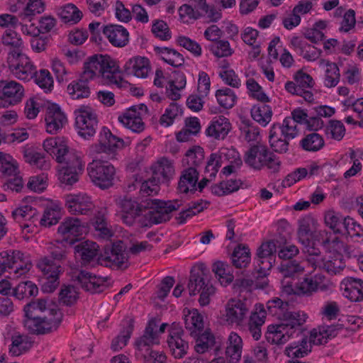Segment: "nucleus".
I'll return each mask as SVG.
<instances>
[{
  "label": "nucleus",
  "mask_w": 363,
  "mask_h": 363,
  "mask_svg": "<svg viewBox=\"0 0 363 363\" xmlns=\"http://www.w3.org/2000/svg\"><path fill=\"white\" fill-rule=\"evenodd\" d=\"M311 351V344L307 340V337L301 335L300 342L291 343L285 350L286 354L291 358L303 357Z\"/></svg>",
  "instance_id": "6e6d98bb"
},
{
  "label": "nucleus",
  "mask_w": 363,
  "mask_h": 363,
  "mask_svg": "<svg viewBox=\"0 0 363 363\" xmlns=\"http://www.w3.org/2000/svg\"><path fill=\"white\" fill-rule=\"evenodd\" d=\"M199 172L194 167L184 169L180 175L177 190L179 193H194L197 190Z\"/></svg>",
  "instance_id": "2f4dec72"
},
{
  "label": "nucleus",
  "mask_w": 363,
  "mask_h": 363,
  "mask_svg": "<svg viewBox=\"0 0 363 363\" xmlns=\"http://www.w3.org/2000/svg\"><path fill=\"white\" fill-rule=\"evenodd\" d=\"M24 325L28 328L30 333L33 334H45L56 330L60 325L62 313H57V315L38 317L34 315H26Z\"/></svg>",
  "instance_id": "f8f14e48"
},
{
  "label": "nucleus",
  "mask_w": 363,
  "mask_h": 363,
  "mask_svg": "<svg viewBox=\"0 0 363 363\" xmlns=\"http://www.w3.org/2000/svg\"><path fill=\"white\" fill-rule=\"evenodd\" d=\"M291 48L307 61L318 60L321 51L315 47L308 43L306 39L293 37L290 41Z\"/></svg>",
  "instance_id": "c756f323"
},
{
  "label": "nucleus",
  "mask_w": 363,
  "mask_h": 363,
  "mask_svg": "<svg viewBox=\"0 0 363 363\" xmlns=\"http://www.w3.org/2000/svg\"><path fill=\"white\" fill-rule=\"evenodd\" d=\"M120 206L123 223L129 226L136 223L140 225V218L143 216L145 207L130 198H124L121 201Z\"/></svg>",
  "instance_id": "5701e85b"
},
{
  "label": "nucleus",
  "mask_w": 363,
  "mask_h": 363,
  "mask_svg": "<svg viewBox=\"0 0 363 363\" xmlns=\"http://www.w3.org/2000/svg\"><path fill=\"white\" fill-rule=\"evenodd\" d=\"M37 267L46 279L43 285V290L47 292L55 291L59 285V275L62 271L61 266L56 261L45 256L38 260Z\"/></svg>",
  "instance_id": "ddd939ff"
},
{
  "label": "nucleus",
  "mask_w": 363,
  "mask_h": 363,
  "mask_svg": "<svg viewBox=\"0 0 363 363\" xmlns=\"http://www.w3.org/2000/svg\"><path fill=\"white\" fill-rule=\"evenodd\" d=\"M118 120L133 132L141 133L145 129V124L135 106L128 110L122 116H119Z\"/></svg>",
  "instance_id": "4c0bfd02"
},
{
  "label": "nucleus",
  "mask_w": 363,
  "mask_h": 363,
  "mask_svg": "<svg viewBox=\"0 0 363 363\" xmlns=\"http://www.w3.org/2000/svg\"><path fill=\"white\" fill-rule=\"evenodd\" d=\"M250 249L248 247L239 245L235 248L232 255V262L236 268L246 267L250 263Z\"/></svg>",
  "instance_id": "680f3d73"
},
{
  "label": "nucleus",
  "mask_w": 363,
  "mask_h": 363,
  "mask_svg": "<svg viewBox=\"0 0 363 363\" xmlns=\"http://www.w3.org/2000/svg\"><path fill=\"white\" fill-rule=\"evenodd\" d=\"M26 315H33L35 312L47 313L48 316L54 317L57 313H61L57 306L50 300L47 298H38L27 303L24 306Z\"/></svg>",
  "instance_id": "473e14b6"
},
{
  "label": "nucleus",
  "mask_w": 363,
  "mask_h": 363,
  "mask_svg": "<svg viewBox=\"0 0 363 363\" xmlns=\"http://www.w3.org/2000/svg\"><path fill=\"white\" fill-rule=\"evenodd\" d=\"M216 97L218 104L225 109L233 108L238 99L235 91L227 87L217 90Z\"/></svg>",
  "instance_id": "bf43d9fd"
},
{
  "label": "nucleus",
  "mask_w": 363,
  "mask_h": 363,
  "mask_svg": "<svg viewBox=\"0 0 363 363\" xmlns=\"http://www.w3.org/2000/svg\"><path fill=\"white\" fill-rule=\"evenodd\" d=\"M313 225L314 220L310 216L304 217L298 220V235L299 240L303 245H306V249L308 247H311L309 243Z\"/></svg>",
  "instance_id": "5fc2aeb1"
},
{
  "label": "nucleus",
  "mask_w": 363,
  "mask_h": 363,
  "mask_svg": "<svg viewBox=\"0 0 363 363\" xmlns=\"http://www.w3.org/2000/svg\"><path fill=\"white\" fill-rule=\"evenodd\" d=\"M11 216L26 233H33L36 230L39 213L37 209L30 205L19 206L12 211Z\"/></svg>",
  "instance_id": "dca6fc26"
},
{
  "label": "nucleus",
  "mask_w": 363,
  "mask_h": 363,
  "mask_svg": "<svg viewBox=\"0 0 363 363\" xmlns=\"http://www.w3.org/2000/svg\"><path fill=\"white\" fill-rule=\"evenodd\" d=\"M268 313L280 320L289 310V303L278 297L272 298L267 303Z\"/></svg>",
  "instance_id": "052dcab7"
},
{
  "label": "nucleus",
  "mask_w": 363,
  "mask_h": 363,
  "mask_svg": "<svg viewBox=\"0 0 363 363\" xmlns=\"http://www.w3.org/2000/svg\"><path fill=\"white\" fill-rule=\"evenodd\" d=\"M276 252V245L274 241H268L263 243L257 250L256 259L257 281L256 286L264 288L267 285V272L272 267L274 254Z\"/></svg>",
  "instance_id": "9d476101"
},
{
  "label": "nucleus",
  "mask_w": 363,
  "mask_h": 363,
  "mask_svg": "<svg viewBox=\"0 0 363 363\" xmlns=\"http://www.w3.org/2000/svg\"><path fill=\"white\" fill-rule=\"evenodd\" d=\"M0 89V107H9L21 101L24 89L20 83L13 80L1 82Z\"/></svg>",
  "instance_id": "f3484780"
},
{
  "label": "nucleus",
  "mask_w": 363,
  "mask_h": 363,
  "mask_svg": "<svg viewBox=\"0 0 363 363\" xmlns=\"http://www.w3.org/2000/svg\"><path fill=\"white\" fill-rule=\"evenodd\" d=\"M123 146V139L113 135L108 128L103 127L99 133L98 143L89 147V153L91 156L105 153L108 159L113 160L116 157L117 149Z\"/></svg>",
  "instance_id": "9b49d317"
},
{
  "label": "nucleus",
  "mask_w": 363,
  "mask_h": 363,
  "mask_svg": "<svg viewBox=\"0 0 363 363\" xmlns=\"http://www.w3.org/2000/svg\"><path fill=\"white\" fill-rule=\"evenodd\" d=\"M243 342L240 335L231 332L228 337L225 349L226 357L230 363H237L241 359Z\"/></svg>",
  "instance_id": "c9c22d12"
},
{
  "label": "nucleus",
  "mask_w": 363,
  "mask_h": 363,
  "mask_svg": "<svg viewBox=\"0 0 363 363\" xmlns=\"http://www.w3.org/2000/svg\"><path fill=\"white\" fill-rule=\"evenodd\" d=\"M184 335L179 324L173 323L169 330L167 344L172 355L177 359L182 358L189 350V343L184 338Z\"/></svg>",
  "instance_id": "a211bd4d"
},
{
  "label": "nucleus",
  "mask_w": 363,
  "mask_h": 363,
  "mask_svg": "<svg viewBox=\"0 0 363 363\" xmlns=\"http://www.w3.org/2000/svg\"><path fill=\"white\" fill-rule=\"evenodd\" d=\"M242 184L240 179H229L220 182L219 184L211 186V192L214 195L222 196L235 192L239 190Z\"/></svg>",
  "instance_id": "a18cd8bd"
},
{
  "label": "nucleus",
  "mask_w": 363,
  "mask_h": 363,
  "mask_svg": "<svg viewBox=\"0 0 363 363\" xmlns=\"http://www.w3.org/2000/svg\"><path fill=\"white\" fill-rule=\"evenodd\" d=\"M64 200L65 208L72 215H89L94 208L91 196L86 193L66 194Z\"/></svg>",
  "instance_id": "2eb2a0df"
},
{
  "label": "nucleus",
  "mask_w": 363,
  "mask_h": 363,
  "mask_svg": "<svg viewBox=\"0 0 363 363\" xmlns=\"http://www.w3.org/2000/svg\"><path fill=\"white\" fill-rule=\"evenodd\" d=\"M128 253L124 242L118 240L106 249L104 253L98 257V263L101 266L114 269H125L129 265Z\"/></svg>",
  "instance_id": "6e6552de"
},
{
  "label": "nucleus",
  "mask_w": 363,
  "mask_h": 363,
  "mask_svg": "<svg viewBox=\"0 0 363 363\" xmlns=\"http://www.w3.org/2000/svg\"><path fill=\"white\" fill-rule=\"evenodd\" d=\"M75 279L83 289L91 294L103 292L107 287L105 278L97 277L85 270L79 271Z\"/></svg>",
  "instance_id": "b1692460"
},
{
  "label": "nucleus",
  "mask_w": 363,
  "mask_h": 363,
  "mask_svg": "<svg viewBox=\"0 0 363 363\" xmlns=\"http://www.w3.org/2000/svg\"><path fill=\"white\" fill-rule=\"evenodd\" d=\"M323 244L327 250L333 253V255L342 257L345 254L347 257L352 258L357 257V252H359L351 246L346 245L343 241L334 234H330L328 238L323 241Z\"/></svg>",
  "instance_id": "c85d7f7f"
},
{
  "label": "nucleus",
  "mask_w": 363,
  "mask_h": 363,
  "mask_svg": "<svg viewBox=\"0 0 363 363\" xmlns=\"http://www.w3.org/2000/svg\"><path fill=\"white\" fill-rule=\"evenodd\" d=\"M300 147L306 152H318L325 145L323 136L317 133L306 134L299 143Z\"/></svg>",
  "instance_id": "49530a36"
},
{
  "label": "nucleus",
  "mask_w": 363,
  "mask_h": 363,
  "mask_svg": "<svg viewBox=\"0 0 363 363\" xmlns=\"http://www.w3.org/2000/svg\"><path fill=\"white\" fill-rule=\"evenodd\" d=\"M291 338H294L281 323L269 325L266 333V339L272 344L284 345Z\"/></svg>",
  "instance_id": "e433bc0d"
},
{
  "label": "nucleus",
  "mask_w": 363,
  "mask_h": 363,
  "mask_svg": "<svg viewBox=\"0 0 363 363\" xmlns=\"http://www.w3.org/2000/svg\"><path fill=\"white\" fill-rule=\"evenodd\" d=\"M269 151L264 145H253L246 152L245 162L253 169H260L264 166V161Z\"/></svg>",
  "instance_id": "72a5a7b5"
},
{
  "label": "nucleus",
  "mask_w": 363,
  "mask_h": 363,
  "mask_svg": "<svg viewBox=\"0 0 363 363\" xmlns=\"http://www.w3.org/2000/svg\"><path fill=\"white\" fill-rule=\"evenodd\" d=\"M82 74L84 78L90 80L101 76L108 84H118L121 80L118 67L108 55H96L89 57L84 63Z\"/></svg>",
  "instance_id": "f03ea898"
},
{
  "label": "nucleus",
  "mask_w": 363,
  "mask_h": 363,
  "mask_svg": "<svg viewBox=\"0 0 363 363\" xmlns=\"http://www.w3.org/2000/svg\"><path fill=\"white\" fill-rule=\"evenodd\" d=\"M319 66L325 67L324 84L328 88L335 87L340 82V74L337 65L328 60L321 59L318 62Z\"/></svg>",
  "instance_id": "79ce46f5"
},
{
  "label": "nucleus",
  "mask_w": 363,
  "mask_h": 363,
  "mask_svg": "<svg viewBox=\"0 0 363 363\" xmlns=\"http://www.w3.org/2000/svg\"><path fill=\"white\" fill-rule=\"evenodd\" d=\"M264 103L261 102L251 108L252 118L264 127L271 121L272 117V108Z\"/></svg>",
  "instance_id": "de8ad7c7"
},
{
  "label": "nucleus",
  "mask_w": 363,
  "mask_h": 363,
  "mask_svg": "<svg viewBox=\"0 0 363 363\" xmlns=\"http://www.w3.org/2000/svg\"><path fill=\"white\" fill-rule=\"evenodd\" d=\"M231 124L223 116H217L212 118L206 130V134L216 140H223L229 133Z\"/></svg>",
  "instance_id": "7c9ffc66"
},
{
  "label": "nucleus",
  "mask_w": 363,
  "mask_h": 363,
  "mask_svg": "<svg viewBox=\"0 0 363 363\" xmlns=\"http://www.w3.org/2000/svg\"><path fill=\"white\" fill-rule=\"evenodd\" d=\"M6 65L10 73L16 79L28 82L36 74V67L23 50L9 51Z\"/></svg>",
  "instance_id": "423d86ee"
},
{
  "label": "nucleus",
  "mask_w": 363,
  "mask_h": 363,
  "mask_svg": "<svg viewBox=\"0 0 363 363\" xmlns=\"http://www.w3.org/2000/svg\"><path fill=\"white\" fill-rule=\"evenodd\" d=\"M249 307L246 301L231 298L225 305V320L231 325H240L246 319Z\"/></svg>",
  "instance_id": "412c9836"
},
{
  "label": "nucleus",
  "mask_w": 363,
  "mask_h": 363,
  "mask_svg": "<svg viewBox=\"0 0 363 363\" xmlns=\"http://www.w3.org/2000/svg\"><path fill=\"white\" fill-rule=\"evenodd\" d=\"M186 328L190 331L192 336H197L203 329V316L197 309H192L184 316Z\"/></svg>",
  "instance_id": "c03bdc74"
},
{
  "label": "nucleus",
  "mask_w": 363,
  "mask_h": 363,
  "mask_svg": "<svg viewBox=\"0 0 363 363\" xmlns=\"http://www.w3.org/2000/svg\"><path fill=\"white\" fill-rule=\"evenodd\" d=\"M155 50L162 60L173 67H179L184 63L183 55L174 49L157 47Z\"/></svg>",
  "instance_id": "09e8293b"
},
{
  "label": "nucleus",
  "mask_w": 363,
  "mask_h": 363,
  "mask_svg": "<svg viewBox=\"0 0 363 363\" xmlns=\"http://www.w3.org/2000/svg\"><path fill=\"white\" fill-rule=\"evenodd\" d=\"M99 245L92 241L86 240L74 247L75 253L80 257L84 264L90 262L97 255Z\"/></svg>",
  "instance_id": "37998d69"
},
{
  "label": "nucleus",
  "mask_w": 363,
  "mask_h": 363,
  "mask_svg": "<svg viewBox=\"0 0 363 363\" xmlns=\"http://www.w3.org/2000/svg\"><path fill=\"white\" fill-rule=\"evenodd\" d=\"M207 7L206 0H190L189 4L180 7V11L190 18H198L207 12Z\"/></svg>",
  "instance_id": "3c124183"
},
{
  "label": "nucleus",
  "mask_w": 363,
  "mask_h": 363,
  "mask_svg": "<svg viewBox=\"0 0 363 363\" xmlns=\"http://www.w3.org/2000/svg\"><path fill=\"white\" fill-rule=\"evenodd\" d=\"M206 208L207 203H203L202 201L191 202L189 204V207L186 209L179 213V216L177 217V220L179 224H184L187 219L201 213Z\"/></svg>",
  "instance_id": "338daca9"
},
{
  "label": "nucleus",
  "mask_w": 363,
  "mask_h": 363,
  "mask_svg": "<svg viewBox=\"0 0 363 363\" xmlns=\"http://www.w3.org/2000/svg\"><path fill=\"white\" fill-rule=\"evenodd\" d=\"M212 269L221 285L226 286L233 281L232 267L228 264L218 261L213 264Z\"/></svg>",
  "instance_id": "13d9d810"
},
{
  "label": "nucleus",
  "mask_w": 363,
  "mask_h": 363,
  "mask_svg": "<svg viewBox=\"0 0 363 363\" xmlns=\"http://www.w3.org/2000/svg\"><path fill=\"white\" fill-rule=\"evenodd\" d=\"M44 150L61 164L58 179L62 184L72 186L79 180L84 169L81 153L69 150L66 143L59 138H50L43 143Z\"/></svg>",
  "instance_id": "f257e3e1"
},
{
  "label": "nucleus",
  "mask_w": 363,
  "mask_h": 363,
  "mask_svg": "<svg viewBox=\"0 0 363 363\" xmlns=\"http://www.w3.org/2000/svg\"><path fill=\"white\" fill-rule=\"evenodd\" d=\"M59 16L64 22L75 24L82 19V13L75 5L68 4L61 8Z\"/></svg>",
  "instance_id": "e2e57ef3"
},
{
  "label": "nucleus",
  "mask_w": 363,
  "mask_h": 363,
  "mask_svg": "<svg viewBox=\"0 0 363 363\" xmlns=\"http://www.w3.org/2000/svg\"><path fill=\"white\" fill-rule=\"evenodd\" d=\"M85 225L77 218L67 217L59 225L57 232L63 239L70 244L79 240L85 232Z\"/></svg>",
  "instance_id": "aec40b11"
},
{
  "label": "nucleus",
  "mask_w": 363,
  "mask_h": 363,
  "mask_svg": "<svg viewBox=\"0 0 363 363\" xmlns=\"http://www.w3.org/2000/svg\"><path fill=\"white\" fill-rule=\"evenodd\" d=\"M180 206L181 202L179 200L164 201L150 199L143 211V216L140 218V226L151 227L169 220L171 213L177 210Z\"/></svg>",
  "instance_id": "7ed1b4c3"
},
{
  "label": "nucleus",
  "mask_w": 363,
  "mask_h": 363,
  "mask_svg": "<svg viewBox=\"0 0 363 363\" xmlns=\"http://www.w3.org/2000/svg\"><path fill=\"white\" fill-rule=\"evenodd\" d=\"M74 114L78 134L84 139L93 137L98 124L93 110L90 107H82L75 111Z\"/></svg>",
  "instance_id": "4468645a"
},
{
  "label": "nucleus",
  "mask_w": 363,
  "mask_h": 363,
  "mask_svg": "<svg viewBox=\"0 0 363 363\" xmlns=\"http://www.w3.org/2000/svg\"><path fill=\"white\" fill-rule=\"evenodd\" d=\"M207 284H211L207 279L205 269L202 266H195L191 270L188 289L190 296L199 293Z\"/></svg>",
  "instance_id": "f704fd0d"
},
{
  "label": "nucleus",
  "mask_w": 363,
  "mask_h": 363,
  "mask_svg": "<svg viewBox=\"0 0 363 363\" xmlns=\"http://www.w3.org/2000/svg\"><path fill=\"white\" fill-rule=\"evenodd\" d=\"M157 324L150 320L144 334L135 342L138 351L143 352L144 363H167V356L162 352L152 350L150 347L160 343L159 335L155 331Z\"/></svg>",
  "instance_id": "39448f33"
},
{
  "label": "nucleus",
  "mask_w": 363,
  "mask_h": 363,
  "mask_svg": "<svg viewBox=\"0 0 363 363\" xmlns=\"http://www.w3.org/2000/svg\"><path fill=\"white\" fill-rule=\"evenodd\" d=\"M32 266L30 257L19 250L0 252V276L8 272L10 279H16L25 276Z\"/></svg>",
  "instance_id": "20e7f679"
},
{
  "label": "nucleus",
  "mask_w": 363,
  "mask_h": 363,
  "mask_svg": "<svg viewBox=\"0 0 363 363\" xmlns=\"http://www.w3.org/2000/svg\"><path fill=\"white\" fill-rule=\"evenodd\" d=\"M204 160V150L200 146H194L189 148L185 153L182 159L184 165L189 166L188 167H197L203 162Z\"/></svg>",
  "instance_id": "4d7b16f0"
},
{
  "label": "nucleus",
  "mask_w": 363,
  "mask_h": 363,
  "mask_svg": "<svg viewBox=\"0 0 363 363\" xmlns=\"http://www.w3.org/2000/svg\"><path fill=\"white\" fill-rule=\"evenodd\" d=\"M325 276L316 274L313 277H306L297 284L300 294H311L324 286Z\"/></svg>",
  "instance_id": "58836bf2"
},
{
  "label": "nucleus",
  "mask_w": 363,
  "mask_h": 363,
  "mask_svg": "<svg viewBox=\"0 0 363 363\" xmlns=\"http://www.w3.org/2000/svg\"><path fill=\"white\" fill-rule=\"evenodd\" d=\"M123 69L127 75L145 78L150 71V61L144 57H133L125 62Z\"/></svg>",
  "instance_id": "cd10ccee"
},
{
  "label": "nucleus",
  "mask_w": 363,
  "mask_h": 363,
  "mask_svg": "<svg viewBox=\"0 0 363 363\" xmlns=\"http://www.w3.org/2000/svg\"><path fill=\"white\" fill-rule=\"evenodd\" d=\"M90 79L83 77V74L77 81H73L67 86V92L73 99L88 98L90 95L89 82Z\"/></svg>",
  "instance_id": "a19ab883"
},
{
  "label": "nucleus",
  "mask_w": 363,
  "mask_h": 363,
  "mask_svg": "<svg viewBox=\"0 0 363 363\" xmlns=\"http://www.w3.org/2000/svg\"><path fill=\"white\" fill-rule=\"evenodd\" d=\"M337 335V326L334 325L319 326L311 332L310 344L323 345L328 339Z\"/></svg>",
  "instance_id": "ea45409f"
},
{
  "label": "nucleus",
  "mask_w": 363,
  "mask_h": 363,
  "mask_svg": "<svg viewBox=\"0 0 363 363\" xmlns=\"http://www.w3.org/2000/svg\"><path fill=\"white\" fill-rule=\"evenodd\" d=\"M6 28L1 36V40L4 45L11 46L9 51L23 50V43L18 33L12 29Z\"/></svg>",
  "instance_id": "69168bd1"
},
{
  "label": "nucleus",
  "mask_w": 363,
  "mask_h": 363,
  "mask_svg": "<svg viewBox=\"0 0 363 363\" xmlns=\"http://www.w3.org/2000/svg\"><path fill=\"white\" fill-rule=\"evenodd\" d=\"M46 130L50 134H55L61 130L67 123V119L60 107L51 104L46 108L45 117Z\"/></svg>",
  "instance_id": "4be33fe9"
},
{
  "label": "nucleus",
  "mask_w": 363,
  "mask_h": 363,
  "mask_svg": "<svg viewBox=\"0 0 363 363\" xmlns=\"http://www.w3.org/2000/svg\"><path fill=\"white\" fill-rule=\"evenodd\" d=\"M308 315L303 311H289L279 320L284 327L294 337L302 335Z\"/></svg>",
  "instance_id": "6ab92c4d"
},
{
  "label": "nucleus",
  "mask_w": 363,
  "mask_h": 363,
  "mask_svg": "<svg viewBox=\"0 0 363 363\" xmlns=\"http://www.w3.org/2000/svg\"><path fill=\"white\" fill-rule=\"evenodd\" d=\"M102 33L114 47L123 48L129 42V33L121 25H106L103 28Z\"/></svg>",
  "instance_id": "393cba45"
},
{
  "label": "nucleus",
  "mask_w": 363,
  "mask_h": 363,
  "mask_svg": "<svg viewBox=\"0 0 363 363\" xmlns=\"http://www.w3.org/2000/svg\"><path fill=\"white\" fill-rule=\"evenodd\" d=\"M305 252L307 254L306 262L314 269H322L330 275H336L345 267L342 256L328 255L323 257L320 250L314 246L308 247Z\"/></svg>",
  "instance_id": "0eeeda50"
},
{
  "label": "nucleus",
  "mask_w": 363,
  "mask_h": 363,
  "mask_svg": "<svg viewBox=\"0 0 363 363\" xmlns=\"http://www.w3.org/2000/svg\"><path fill=\"white\" fill-rule=\"evenodd\" d=\"M133 330V320H129L127 323V326L125 327L121 333L112 340L111 348L113 351L117 352L126 346Z\"/></svg>",
  "instance_id": "0e129e2a"
},
{
  "label": "nucleus",
  "mask_w": 363,
  "mask_h": 363,
  "mask_svg": "<svg viewBox=\"0 0 363 363\" xmlns=\"http://www.w3.org/2000/svg\"><path fill=\"white\" fill-rule=\"evenodd\" d=\"M152 177L157 182L168 183L174 176L175 169L172 160L167 157L160 158L152 165Z\"/></svg>",
  "instance_id": "a878e982"
},
{
  "label": "nucleus",
  "mask_w": 363,
  "mask_h": 363,
  "mask_svg": "<svg viewBox=\"0 0 363 363\" xmlns=\"http://www.w3.org/2000/svg\"><path fill=\"white\" fill-rule=\"evenodd\" d=\"M87 171L91 181L101 189H105L113 186L116 169L108 161L93 160L88 164Z\"/></svg>",
  "instance_id": "1a4fd4ad"
},
{
  "label": "nucleus",
  "mask_w": 363,
  "mask_h": 363,
  "mask_svg": "<svg viewBox=\"0 0 363 363\" xmlns=\"http://www.w3.org/2000/svg\"><path fill=\"white\" fill-rule=\"evenodd\" d=\"M277 125L274 124L271 128L269 135V141L274 151L276 152L284 154L289 151V140L281 136L276 131Z\"/></svg>",
  "instance_id": "864d4df0"
},
{
  "label": "nucleus",
  "mask_w": 363,
  "mask_h": 363,
  "mask_svg": "<svg viewBox=\"0 0 363 363\" xmlns=\"http://www.w3.org/2000/svg\"><path fill=\"white\" fill-rule=\"evenodd\" d=\"M343 295L351 301H363V279L347 277L340 284Z\"/></svg>",
  "instance_id": "bb28decb"
},
{
  "label": "nucleus",
  "mask_w": 363,
  "mask_h": 363,
  "mask_svg": "<svg viewBox=\"0 0 363 363\" xmlns=\"http://www.w3.org/2000/svg\"><path fill=\"white\" fill-rule=\"evenodd\" d=\"M266 312L263 309L252 313L248 323V329L255 340H258L262 335V327L265 322Z\"/></svg>",
  "instance_id": "8fccbe9b"
},
{
  "label": "nucleus",
  "mask_w": 363,
  "mask_h": 363,
  "mask_svg": "<svg viewBox=\"0 0 363 363\" xmlns=\"http://www.w3.org/2000/svg\"><path fill=\"white\" fill-rule=\"evenodd\" d=\"M349 155L352 161V165L344 173L345 179L355 176L362 170V165L359 160H363V149L350 150Z\"/></svg>",
  "instance_id": "774afa93"
},
{
  "label": "nucleus",
  "mask_w": 363,
  "mask_h": 363,
  "mask_svg": "<svg viewBox=\"0 0 363 363\" xmlns=\"http://www.w3.org/2000/svg\"><path fill=\"white\" fill-rule=\"evenodd\" d=\"M38 293V288L31 281L20 282L12 289V295L18 300L28 298L30 296H36Z\"/></svg>",
  "instance_id": "603ef678"
}]
</instances>
